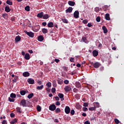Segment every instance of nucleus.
Here are the masks:
<instances>
[{
    "label": "nucleus",
    "mask_w": 124,
    "mask_h": 124,
    "mask_svg": "<svg viewBox=\"0 0 124 124\" xmlns=\"http://www.w3.org/2000/svg\"><path fill=\"white\" fill-rule=\"evenodd\" d=\"M96 22H98V23H99V22H100V17L99 16L97 17L96 18Z\"/></svg>",
    "instance_id": "09e8293b"
},
{
    "label": "nucleus",
    "mask_w": 124,
    "mask_h": 124,
    "mask_svg": "<svg viewBox=\"0 0 124 124\" xmlns=\"http://www.w3.org/2000/svg\"><path fill=\"white\" fill-rule=\"evenodd\" d=\"M100 10V9L99 8V7H96L94 8V11L95 12H96V13H98V12H99V11Z\"/></svg>",
    "instance_id": "c85d7f7f"
},
{
    "label": "nucleus",
    "mask_w": 124,
    "mask_h": 124,
    "mask_svg": "<svg viewBox=\"0 0 124 124\" xmlns=\"http://www.w3.org/2000/svg\"><path fill=\"white\" fill-rule=\"evenodd\" d=\"M64 90L66 93H68V92L71 91V87H70V86L67 85L64 88Z\"/></svg>",
    "instance_id": "20e7f679"
},
{
    "label": "nucleus",
    "mask_w": 124,
    "mask_h": 124,
    "mask_svg": "<svg viewBox=\"0 0 124 124\" xmlns=\"http://www.w3.org/2000/svg\"><path fill=\"white\" fill-rule=\"evenodd\" d=\"M83 24H85V25L88 24V19H84L82 21Z\"/></svg>",
    "instance_id": "de8ad7c7"
},
{
    "label": "nucleus",
    "mask_w": 124,
    "mask_h": 124,
    "mask_svg": "<svg viewBox=\"0 0 124 124\" xmlns=\"http://www.w3.org/2000/svg\"><path fill=\"white\" fill-rule=\"evenodd\" d=\"M16 111L17 113L19 114H22V110H21V108L20 107H17L16 108Z\"/></svg>",
    "instance_id": "aec40b11"
},
{
    "label": "nucleus",
    "mask_w": 124,
    "mask_h": 124,
    "mask_svg": "<svg viewBox=\"0 0 124 124\" xmlns=\"http://www.w3.org/2000/svg\"><path fill=\"white\" fill-rule=\"evenodd\" d=\"M87 27H88L89 28H91V27H93V25H92V23H89L87 24Z\"/></svg>",
    "instance_id": "13d9d810"
},
{
    "label": "nucleus",
    "mask_w": 124,
    "mask_h": 124,
    "mask_svg": "<svg viewBox=\"0 0 124 124\" xmlns=\"http://www.w3.org/2000/svg\"><path fill=\"white\" fill-rule=\"evenodd\" d=\"M94 105H95V106H96L95 107H96L97 108H98L100 107L99 103H98V102H95Z\"/></svg>",
    "instance_id": "ea45409f"
},
{
    "label": "nucleus",
    "mask_w": 124,
    "mask_h": 124,
    "mask_svg": "<svg viewBox=\"0 0 124 124\" xmlns=\"http://www.w3.org/2000/svg\"><path fill=\"white\" fill-rule=\"evenodd\" d=\"M102 29L104 31V33H107L108 32V30H107V28H106V27L104 26L102 27Z\"/></svg>",
    "instance_id": "6ab92c4d"
},
{
    "label": "nucleus",
    "mask_w": 124,
    "mask_h": 124,
    "mask_svg": "<svg viewBox=\"0 0 124 124\" xmlns=\"http://www.w3.org/2000/svg\"><path fill=\"white\" fill-rule=\"evenodd\" d=\"M75 86L77 89H79V88H81V87H82L81 83H80L79 81H76L75 82Z\"/></svg>",
    "instance_id": "9d476101"
},
{
    "label": "nucleus",
    "mask_w": 124,
    "mask_h": 124,
    "mask_svg": "<svg viewBox=\"0 0 124 124\" xmlns=\"http://www.w3.org/2000/svg\"><path fill=\"white\" fill-rule=\"evenodd\" d=\"M58 96L60 98H63V97L64 96V95H63V94L62 93H58Z\"/></svg>",
    "instance_id": "2f4dec72"
},
{
    "label": "nucleus",
    "mask_w": 124,
    "mask_h": 124,
    "mask_svg": "<svg viewBox=\"0 0 124 124\" xmlns=\"http://www.w3.org/2000/svg\"><path fill=\"white\" fill-rule=\"evenodd\" d=\"M96 109V107H91L89 108V110L90 111H95V109Z\"/></svg>",
    "instance_id": "7c9ffc66"
},
{
    "label": "nucleus",
    "mask_w": 124,
    "mask_h": 124,
    "mask_svg": "<svg viewBox=\"0 0 124 124\" xmlns=\"http://www.w3.org/2000/svg\"><path fill=\"white\" fill-rule=\"evenodd\" d=\"M62 22H63V23H64L65 24H68V20H67L65 18V19L62 18Z\"/></svg>",
    "instance_id": "c756f323"
},
{
    "label": "nucleus",
    "mask_w": 124,
    "mask_h": 124,
    "mask_svg": "<svg viewBox=\"0 0 124 124\" xmlns=\"http://www.w3.org/2000/svg\"><path fill=\"white\" fill-rule=\"evenodd\" d=\"M8 100H9V101H10V102H14V101H15V99H14V98H10V97H9V98H8Z\"/></svg>",
    "instance_id": "473e14b6"
},
{
    "label": "nucleus",
    "mask_w": 124,
    "mask_h": 124,
    "mask_svg": "<svg viewBox=\"0 0 124 124\" xmlns=\"http://www.w3.org/2000/svg\"><path fill=\"white\" fill-rule=\"evenodd\" d=\"M83 106L84 107H88V106H89V104H88V103H84L83 104Z\"/></svg>",
    "instance_id": "864d4df0"
},
{
    "label": "nucleus",
    "mask_w": 124,
    "mask_h": 124,
    "mask_svg": "<svg viewBox=\"0 0 124 124\" xmlns=\"http://www.w3.org/2000/svg\"><path fill=\"white\" fill-rule=\"evenodd\" d=\"M20 105H22L23 107H27L28 105H27V101L25 99L21 100L20 102Z\"/></svg>",
    "instance_id": "f03ea898"
},
{
    "label": "nucleus",
    "mask_w": 124,
    "mask_h": 124,
    "mask_svg": "<svg viewBox=\"0 0 124 124\" xmlns=\"http://www.w3.org/2000/svg\"><path fill=\"white\" fill-rule=\"evenodd\" d=\"M10 97H11V98H16V94L14 93H11Z\"/></svg>",
    "instance_id": "cd10ccee"
},
{
    "label": "nucleus",
    "mask_w": 124,
    "mask_h": 124,
    "mask_svg": "<svg viewBox=\"0 0 124 124\" xmlns=\"http://www.w3.org/2000/svg\"><path fill=\"white\" fill-rule=\"evenodd\" d=\"M49 18V15L48 14H45L43 16V18L45 20H47Z\"/></svg>",
    "instance_id": "5701e85b"
},
{
    "label": "nucleus",
    "mask_w": 124,
    "mask_h": 124,
    "mask_svg": "<svg viewBox=\"0 0 124 124\" xmlns=\"http://www.w3.org/2000/svg\"><path fill=\"white\" fill-rule=\"evenodd\" d=\"M56 105H55L54 104H52L49 106V109L50 111H55L56 110Z\"/></svg>",
    "instance_id": "7ed1b4c3"
},
{
    "label": "nucleus",
    "mask_w": 124,
    "mask_h": 124,
    "mask_svg": "<svg viewBox=\"0 0 124 124\" xmlns=\"http://www.w3.org/2000/svg\"><path fill=\"white\" fill-rule=\"evenodd\" d=\"M54 62H56L57 63H59V62H60V60L58 59H55Z\"/></svg>",
    "instance_id": "052dcab7"
},
{
    "label": "nucleus",
    "mask_w": 124,
    "mask_h": 124,
    "mask_svg": "<svg viewBox=\"0 0 124 124\" xmlns=\"http://www.w3.org/2000/svg\"><path fill=\"white\" fill-rule=\"evenodd\" d=\"M51 93H56V88H52L51 89Z\"/></svg>",
    "instance_id": "a18cd8bd"
},
{
    "label": "nucleus",
    "mask_w": 124,
    "mask_h": 124,
    "mask_svg": "<svg viewBox=\"0 0 124 124\" xmlns=\"http://www.w3.org/2000/svg\"><path fill=\"white\" fill-rule=\"evenodd\" d=\"M8 16V15L6 13H4L2 15V17H3V18H4V19H6V17H7Z\"/></svg>",
    "instance_id": "c9c22d12"
},
{
    "label": "nucleus",
    "mask_w": 124,
    "mask_h": 124,
    "mask_svg": "<svg viewBox=\"0 0 124 124\" xmlns=\"http://www.w3.org/2000/svg\"><path fill=\"white\" fill-rule=\"evenodd\" d=\"M56 113H60L61 112V109L60 108H57L55 110Z\"/></svg>",
    "instance_id": "49530a36"
},
{
    "label": "nucleus",
    "mask_w": 124,
    "mask_h": 124,
    "mask_svg": "<svg viewBox=\"0 0 124 124\" xmlns=\"http://www.w3.org/2000/svg\"><path fill=\"white\" fill-rule=\"evenodd\" d=\"M58 83L59 85H62V79L58 80Z\"/></svg>",
    "instance_id": "8fccbe9b"
},
{
    "label": "nucleus",
    "mask_w": 124,
    "mask_h": 124,
    "mask_svg": "<svg viewBox=\"0 0 124 124\" xmlns=\"http://www.w3.org/2000/svg\"><path fill=\"white\" fill-rule=\"evenodd\" d=\"M15 40L16 43L19 42V41H20L21 40V36H20L19 35L17 36L15 38Z\"/></svg>",
    "instance_id": "ddd939ff"
},
{
    "label": "nucleus",
    "mask_w": 124,
    "mask_h": 124,
    "mask_svg": "<svg viewBox=\"0 0 124 124\" xmlns=\"http://www.w3.org/2000/svg\"><path fill=\"white\" fill-rule=\"evenodd\" d=\"M70 114L71 115H74V114H75V111L74 109H72L71 110Z\"/></svg>",
    "instance_id": "3c124183"
},
{
    "label": "nucleus",
    "mask_w": 124,
    "mask_h": 124,
    "mask_svg": "<svg viewBox=\"0 0 124 124\" xmlns=\"http://www.w3.org/2000/svg\"><path fill=\"white\" fill-rule=\"evenodd\" d=\"M5 11L7 13L10 11V8L9 7V6H7L5 7Z\"/></svg>",
    "instance_id": "4be33fe9"
},
{
    "label": "nucleus",
    "mask_w": 124,
    "mask_h": 124,
    "mask_svg": "<svg viewBox=\"0 0 124 124\" xmlns=\"http://www.w3.org/2000/svg\"><path fill=\"white\" fill-rule=\"evenodd\" d=\"M75 60V59H74V58H73L72 57L70 59V61L71 62H73Z\"/></svg>",
    "instance_id": "bf43d9fd"
},
{
    "label": "nucleus",
    "mask_w": 124,
    "mask_h": 124,
    "mask_svg": "<svg viewBox=\"0 0 124 124\" xmlns=\"http://www.w3.org/2000/svg\"><path fill=\"white\" fill-rule=\"evenodd\" d=\"M15 123H17V120L16 119H13L12 121L10 122L11 124H15Z\"/></svg>",
    "instance_id": "e433bc0d"
},
{
    "label": "nucleus",
    "mask_w": 124,
    "mask_h": 124,
    "mask_svg": "<svg viewBox=\"0 0 124 124\" xmlns=\"http://www.w3.org/2000/svg\"><path fill=\"white\" fill-rule=\"evenodd\" d=\"M105 19L107 21H110V15L109 14H107L105 15Z\"/></svg>",
    "instance_id": "a211bd4d"
},
{
    "label": "nucleus",
    "mask_w": 124,
    "mask_h": 124,
    "mask_svg": "<svg viewBox=\"0 0 124 124\" xmlns=\"http://www.w3.org/2000/svg\"><path fill=\"white\" fill-rule=\"evenodd\" d=\"M23 76L24 77H29L30 76V73L29 72H24L23 73Z\"/></svg>",
    "instance_id": "4468645a"
},
{
    "label": "nucleus",
    "mask_w": 124,
    "mask_h": 124,
    "mask_svg": "<svg viewBox=\"0 0 124 124\" xmlns=\"http://www.w3.org/2000/svg\"><path fill=\"white\" fill-rule=\"evenodd\" d=\"M37 110L38 111V112H40V111H41V107L39 106H37Z\"/></svg>",
    "instance_id": "a19ab883"
},
{
    "label": "nucleus",
    "mask_w": 124,
    "mask_h": 124,
    "mask_svg": "<svg viewBox=\"0 0 124 124\" xmlns=\"http://www.w3.org/2000/svg\"><path fill=\"white\" fill-rule=\"evenodd\" d=\"M24 32L25 33H26L27 34V35H28V36H29V37H31V38H33V37H34V33L30 31L29 32L27 31H25Z\"/></svg>",
    "instance_id": "f257e3e1"
},
{
    "label": "nucleus",
    "mask_w": 124,
    "mask_h": 124,
    "mask_svg": "<svg viewBox=\"0 0 124 124\" xmlns=\"http://www.w3.org/2000/svg\"><path fill=\"white\" fill-rule=\"evenodd\" d=\"M84 124H91V122H90L89 121H87L84 122Z\"/></svg>",
    "instance_id": "338daca9"
},
{
    "label": "nucleus",
    "mask_w": 124,
    "mask_h": 124,
    "mask_svg": "<svg viewBox=\"0 0 124 124\" xmlns=\"http://www.w3.org/2000/svg\"><path fill=\"white\" fill-rule=\"evenodd\" d=\"M24 59H25V60H30V59H31V56H30V54L26 53L25 55Z\"/></svg>",
    "instance_id": "f3484780"
},
{
    "label": "nucleus",
    "mask_w": 124,
    "mask_h": 124,
    "mask_svg": "<svg viewBox=\"0 0 124 124\" xmlns=\"http://www.w3.org/2000/svg\"><path fill=\"white\" fill-rule=\"evenodd\" d=\"M93 57H97L98 56V51L96 50H94L93 51Z\"/></svg>",
    "instance_id": "9b49d317"
},
{
    "label": "nucleus",
    "mask_w": 124,
    "mask_h": 124,
    "mask_svg": "<svg viewBox=\"0 0 124 124\" xmlns=\"http://www.w3.org/2000/svg\"><path fill=\"white\" fill-rule=\"evenodd\" d=\"M51 86H52V83L51 82H47L46 84V86L48 88H51Z\"/></svg>",
    "instance_id": "79ce46f5"
},
{
    "label": "nucleus",
    "mask_w": 124,
    "mask_h": 124,
    "mask_svg": "<svg viewBox=\"0 0 124 124\" xmlns=\"http://www.w3.org/2000/svg\"><path fill=\"white\" fill-rule=\"evenodd\" d=\"M46 92H47V93H50V92H51V89H50L49 88V87L46 88Z\"/></svg>",
    "instance_id": "e2e57ef3"
},
{
    "label": "nucleus",
    "mask_w": 124,
    "mask_h": 124,
    "mask_svg": "<svg viewBox=\"0 0 124 124\" xmlns=\"http://www.w3.org/2000/svg\"><path fill=\"white\" fill-rule=\"evenodd\" d=\"M114 122H115V124H120V121L118 120V119H115Z\"/></svg>",
    "instance_id": "37998d69"
},
{
    "label": "nucleus",
    "mask_w": 124,
    "mask_h": 124,
    "mask_svg": "<svg viewBox=\"0 0 124 124\" xmlns=\"http://www.w3.org/2000/svg\"><path fill=\"white\" fill-rule=\"evenodd\" d=\"M42 31L43 33L46 34L47 33V32H48V30H47V29L43 28L42 30Z\"/></svg>",
    "instance_id": "bb28decb"
},
{
    "label": "nucleus",
    "mask_w": 124,
    "mask_h": 124,
    "mask_svg": "<svg viewBox=\"0 0 124 124\" xmlns=\"http://www.w3.org/2000/svg\"><path fill=\"white\" fill-rule=\"evenodd\" d=\"M27 82L31 85H33V84H34V79L32 78H28L27 79Z\"/></svg>",
    "instance_id": "423d86ee"
},
{
    "label": "nucleus",
    "mask_w": 124,
    "mask_h": 124,
    "mask_svg": "<svg viewBox=\"0 0 124 124\" xmlns=\"http://www.w3.org/2000/svg\"><path fill=\"white\" fill-rule=\"evenodd\" d=\"M47 27L48 28H53L54 27V23L52 22H49L47 24Z\"/></svg>",
    "instance_id": "2eb2a0df"
},
{
    "label": "nucleus",
    "mask_w": 124,
    "mask_h": 124,
    "mask_svg": "<svg viewBox=\"0 0 124 124\" xmlns=\"http://www.w3.org/2000/svg\"><path fill=\"white\" fill-rule=\"evenodd\" d=\"M10 117L11 118H14V117H15V114L14 113H11L10 114Z\"/></svg>",
    "instance_id": "6e6d98bb"
},
{
    "label": "nucleus",
    "mask_w": 124,
    "mask_h": 124,
    "mask_svg": "<svg viewBox=\"0 0 124 124\" xmlns=\"http://www.w3.org/2000/svg\"><path fill=\"white\" fill-rule=\"evenodd\" d=\"M64 111L66 114H69V113H70V108H69L68 106H66Z\"/></svg>",
    "instance_id": "0eeeda50"
},
{
    "label": "nucleus",
    "mask_w": 124,
    "mask_h": 124,
    "mask_svg": "<svg viewBox=\"0 0 124 124\" xmlns=\"http://www.w3.org/2000/svg\"><path fill=\"white\" fill-rule=\"evenodd\" d=\"M26 92L25 91L22 90L20 91L21 95H25V94H26Z\"/></svg>",
    "instance_id": "4c0bfd02"
},
{
    "label": "nucleus",
    "mask_w": 124,
    "mask_h": 124,
    "mask_svg": "<svg viewBox=\"0 0 124 124\" xmlns=\"http://www.w3.org/2000/svg\"><path fill=\"white\" fill-rule=\"evenodd\" d=\"M64 84H65L66 85H68V84H69V81H68V80H65L64 81Z\"/></svg>",
    "instance_id": "603ef678"
},
{
    "label": "nucleus",
    "mask_w": 124,
    "mask_h": 124,
    "mask_svg": "<svg viewBox=\"0 0 124 124\" xmlns=\"http://www.w3.org/2000/svg\"><path fill=\"white\" fill-rule=\"evenodd\" d=\"M43 88H44V86L43 85H42L40 86H37L36 87V89L38 90L39 91H40V90H42V89H43Z\"/></svg>",
    "instance_id": "393cba45"
},
{
    "label": "nucleus",
    "mask_w": 124,
    "mask_h": 124,
    "mask_svg": "<svg viewBox=\"0 0 124 124\" xmlns=\"http://www.w3.org/2000/svg\"><path fill=\"white\" fill-rule=\"evenodd\" d=\"M2 124H7V121L6 120H3L2 123Z\"/></svg>",
    "instance_id": "680f3d73"
},
{
    "label": "nucleus",
    "mask_w": 124,
    "mask_h": 124,
    "mask_svg": "<svg viewBox=\"0 0 124 124\" xmlns=\"http://www.w3.org/2000/svg\"><path fill=\"white\" fill-rule=\"evenodd\" d=\"M73 10V8L72 7H69L67 10H65L66 13H71Z\"/></svg>",
    "instance_id": "1a4fd4ad"
},
{
    "label": "nucleus",
    "mask_w": 124,
    "mask_h": 124,
    "mask_svg": "<svg viewBox=\"0 0 124 124\" xmlns=\"http://www.w3.org/2000/svg\"><path fill=\"white\" fill-rule=\"evenodd\" d=\"M33 31H39V29H38V26H35V28L33 30Z\"/></svg>",
    "instance_id": "72a5a7b5"
},
{
    "label": "nucleus",
    "mask_w": 124,
    "mask_h": 124,
    "mask_svg": "<svg viewBox=\"0 0 124 124\" xmlns=\"http://www.w3.org/2000/svg\"><path fill=\"white\" fill-rule=\"evenodd\" d=\"M74 17L76 18V19H78L79 18V11H76L74 13Z\"/></svg>",
    "instance_id": "39448f33"
},
{
    "label": "nucleus",
    "mask_w": 124,
    "mask_h": 124,
    "mask_svg": "<svg viewBox=\"0 0 124 124\" xmlns=\"http://www.w3.org/2000/svg\"><path fill=\"white\" fill-rule=\"evenodd\" d=\"M38 40L40 42L43 41V40H44V37H43L42 35H40L38 36Z\"/></svg>",
    "instance_id": "dca6fc26"
},
{
    "label": "nucleus",
    "mask_w": 124,
    "mask_h": 124,
    "mask_svg": "<svg viewBox=\"0 0 124 124\" xmlns=\"http://www.w3.org/2000/svg\"><path fill=\"white\" fill-rule=\"evenodd\" d=\"M25 9L26 11H30L31 10L30 6H27L26 7H25Z\"/></svg>",
    "instance_id": "58836bf2"
},
{
    "label": "nucleus",
    "mask_w": 124,
    "mask_h": 124,
    "mask_svg": "<svg viewBox=\"0 0 124 124\" xmlns=\"http://www.w3.org/2000/svg\"><path fill=\"white\" fill-rule=\"evenodd\" d=\"M68 4L70 6H74L75 5V2L69 0L68 2Z\"/></svg>",
    "instance_id": "f8f14e48"
},
{
    "label": "nucleus",
    "mask_w": 124,
    "mask_h": 124,
    "mask_svg": "<svg viewBox=\"0 0 124 124\" xmlns=\"http://www.w3.org/2000/svg\"><path fill=\"white\" fill-rule=\"evenodd\" d=\"M55 104L57 106H60V105H61V103L59 101H57Z\"/></svg>",
    "instance_id": "5fc2aeb1"
},
{
    "label": "nucleus",
    "mask_w": 124,
    "mask_h": 124,
    "mask_svg": "<svg viewBox=\"0 0 124 124\" xmlns=\"http://www.w3.org/2000/svg\"><path fill=\"white\" fill-rule=\"evenodd\" d=\"M27 97L28 98H29V99H31V98H32V97H33V93H30L28 95Z\"/></svg>",
    "instance_id": "b1692460"
},
{
    "label": "nucleus",
    "mask_w": 124,
    "mask_h": 124,
    "mask_svg": "<svg viewBox=\"0 0 124 124\" xmlns=\"http://www.w3.org/2000/svg\"><path fill=\"white\" fill-rule=\"evenodd\" d=\"M93 66L95 68H98L100 66V63L98 62H96L93 64Z\"/></svg>",
    "instance_id": "6e6552de"
},
{
    "label": "nucleus",
    "mask_w": 124,
    "mask_h": 124,
    "mask_svg": "<svg viewBox=\"0 0 124 124\" xmlns=\"http://www.w3.org/2000/svg\"><path fill=\"white\" fill-rule=\"evenodd\" d=\"M103 9L104 11H107V10H108V6L105 5L104 7H103Z\"/></svg>",
    "instance_id": "f704fd0d"
},
{
    "label": "nucleus",
    "mask_w": 124,
    "mask_h": 124,
    "mask_svg": "<svg viewBox=\"0 0 124 124\" xmlns=\"http://www.w3.org/2000/svg\"><path fill=\"white\" fill-rule=\"evenodd\" d=\"M73 92L74 93H78V89L75 88L73 89Z\"/></svg>",
    "instance_id": "4d7b16f0"
},
{
    "label": "nucleus",
    "mask_w": 124,
    "mask_h": 124,
    "mask_svg": "<svg viewBox=\"0 0 124 124\" xmlns=\"http://www.w3.org/2000/svg\"><path fill=\"white\" fill-rule=\"evenodd\" d=\"M83 111H84V112H87V111H88V108H83Z\"/></svg>",
    "instance_id": "774afa93"
},
{
    "label": "nucleus",
    "mask_w": 124,
    "mask_h": 124,
    "mask_svg": "<svg viewBox=\"0 0 124 124\" xmlns=\"http://www.w3.org/2000/svg\"><path fill=\"white\" fill-rule=\"evenodd\" d=\"M82 40L83 42L86 43V41H87V38H86L85 37H82Z\"/></svg>",
    "instance_id": "c03bdc74"
},
{
    "label": "nucleus",
    "mask_w": 124,
    "mask_h": 124,
    "mask_svg": "<svg viewBox=\"0 0 124 124\" xmlns=\"http://www.w3.org/2000/svg\"><path fill=\"white\" fill-rule=\"evenodd\" d=\"M6 3H7V4H9V5H12L13 4V2L11 0H7Z\"/></svg>",
    "instance_id": "a878e982"
},
{
    "label": "nucleus",
    "mask_w": 124,
    "mask_h": 124,
    "mask_svg": "<svg viewBox=\"0 0 124 124\" xmlns=\"http://www.w3.org/2000/svg\"><path fill=\"white\" fill-rule=\"evenodd\" d=\"M75 98L78 99L79 98V94H77L75 95Z\"/></svg>",
    "instance_id": "69168bd1"
},
{
    "label": "nucleus",
    "mask_w": 124,
    "mask_h": 124,
    "mask_svg": "<svg viewBox=\"0 0 124 124\" xmlns=\"http://www.w3.org/2000/svg\"><path fill=\"white\" fill-rule=\"evenodd\" d=\"M37 17H38V18H42V17H43V12L38 13L37 15Z\"/></svg>",
    "instance_id": "412c9836"
},
{
    "label": "nucleus",
    "mask_w": 124,
    "mask_h": 124,
    "mask_svg": "<svg viewBox=\"0 0 124 124\" xmlns=\"http://www.w3.org/2000/svg\"><path fill=\"white\" fill-rule=\"evenodd\" d=\"M37 82L38 84V85H42V82H41V81L40 80H38Z\"/></svg>",
    "instance_id": "0e129e2a"
}]
</instances>
